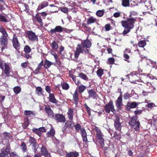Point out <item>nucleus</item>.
<instances>
[{
    "instance_id": "nucleus-1",
    "label": "nucleus",
    "mask_w": 157,
    "mask_h": 157,
    "mask_svg": "<svg viewBox=\"0 0 157 157\" xmlns=\"http://www.w3.org/2000/svg\"><path fill=\"white\" fill-rule=\"evenodd\" d=\"M3 135L4 137L6 139L5 141L6 142V147H3L1 150L0 157H9L8 155L10 153V144L8 139L10 138V133L5 132L3 133Z\"/></svg>"
},
{
    "instance_id": "nucleus-2",
    "label": "nucleus",
    "mask_w": 157,
    "mask_h": 157,
    "mask_svg": "<svg viewBox=\"0 0 157 157\" xmlns=\"http://www.w3.org/2000/svg\"><path fill=\"white\" fill-rule=\"evenodd\" d=\"M136 21L135 18H128L126 21H122V25L125 29H131L133 28L134 24Z\"/></svg>"
},
{
    "instance_id": "nucleus-3",
    "label": "nucleus",
    "mask_w": 157,
    "mask_h": 157,
    "mask_svg": "<svg viewBox=\"0 0 157 157\" xmlns=\"http://www.w3.org/2000/svg\"><path fill=\"white\" fill-rule=\"evenodd\" d=\"M138 117L136 116L132 117L129 122V124L131 126L134 127L135 129L138 130L139 129L140 123L137 120Z\"/></svg>"
},
{
    "instance_id": "nucleus-4",
    "label": "nucleus",
    "mask_w": 157,
    "mask_h": 157,
    "mask_svg": "<svg viewBox=\"0 0 157 157\" xmlns=\"http://www.w3.org/2000/svg\"><path fill=\"white\" fill-rule=\"evenodd\" d=\"M29 141L30 144L32 145V149L34 152L35 153L37 152L39 146V145L37 144L35 139L33 137H30Z\"/></svg>"
},
{
    "instance_id": "nucleus-5",
    "label": "nucleus",
    "mask_w": 157,
    "mask_h": 157,
    "mask_svg": "<svg viewBox=\"0 0 157 157\" xmlns=\"http://www.w3.org/2000/svg\"><path fill=\"white\" fill-rule=\"evenodd\" d=\"M105 110L106 112L107 113H109L110 111L114 113L115 111L114 109L113 102L112 101H110L108 104L105 105Z\"/></svg>"
},
{
    "instance_id": "nucleus-6",
    "label": "nucleus",
    "mask_w": 157,
    "mask_h": 157,
    "mask_svg": "<svg viewBox=\"0 0 157 157\" xmlns=\"http://www.w3.org/2000/svg\"><path fill=\"white\" fill-rule=\"evenodd\" d=\"M8 37H0V43L1 45L2 46V51L5 49L8 43Z\"/></svg>"
},
{
    "instance_id": "nucleus-7",
    "label": "nucleus",
    "mask_w": 157,
    "mask_h": 157,
    "mask_svg": "<svg viewBox=\"0 0 157 157\" xmlns=\"http://www.w3.org/2000/svg\"><path fill=\"white\" fill-rule=\"evenodd\" d=\"M120 119L117 116L115 117L114 120V126L116 130L120 131L121 129V123H120Z\"/></svg>"
},
{
    "instance_id": "nucleus-8",
    "label": "nucleus",
    "mask_w": 157,
    "mask_h": 157,
    "mask_svg": "<svg viewBox=\"0 0 157 157\" xmlns=\"http://www.w3.org/2000/svg\"><path fill=\"white\" fill-rule=\"evenodd\" d=\"M28 38L31 41H35L37 40V36L35 33L32 31H28L27 33Z\"/></svg>"
},
{
    "instance_id": "nucleus-9",
    "label": "nucleus",
    "mask_w": 157,
    "mask_h": 157,
    "mask_svg": "<svg viewBox=\"0 0 157 157\" xmlns=\"http://www.w3.org/2000/svg\"><path fill=\"white\" fill-rule=\"evenodd\" d=\"M115 104L117 108V110L119 111L121 110L122 105V98L121 96H119L118 98L115 102Z\"/></svg>"
},
{
    "instance_id": "nucleus-10",
    "label": "nucleus",
    "mask_w": 157,
    "mask_h": 157,
    "mask_svg": "<svg viewBox=\"0 0 157 157\" xmlns=\"http://www.w3.org/2000/svg\"><path fill=\"white\" fill-rule=\"evenodd\" d=\"M44 109L46 112L49 117L52 118L54 117V113L53 111L49 106H45L44 108Z\"/></svg>"
},
{
    "instance_id": "nucleus-11",
    "label": "nucleus",
    "mask_w": 157,
    "mask_h": 157,
    "mask_svg": "<svg viewBox=\"0 0 157 157\" xmlns=\"http://www.w3.org/2000/svg\"><path fill=\"white\" fill-rule=\"evenodd\" d=\"M84 49L82 47L81 45L79 44L77 46L75 54V58H78L79 56L80 53L83 52Z\"/></svg>"
},
{
    "instance_id": "nucleus-12",
    "label": "nucleus",
    "mask_w": 157,
    "mask_h": 157,
    "mask_svg": "<svg viewBox=\"0 0 157 157\" xmlns=\"http://www.w3.org/2000/svg\"><path fill=\"white\" fill-rule=\"evenodd\" d=\"M54 119L58 122H64L65 121V118L62 114H56Z\"/></svg>"
},
{
    "instance_id": "nucleus-13",
    "label": "nucleus",
    "mask_w": 157,
    "mask_h": 157,
    "mask_svg": "<svg viewBox=\"0 0 157 157\" xmlns=\"http://www.w3.org/2000/svg\"><path fill=\"white\" fill-rule=\"evenodd\" d=\"M13 44L14 47L16 49H19L20 44L15 35H14L13 39Z\"/></svg>"
},
{
    "instance_id": "nucleus-14",
    "label": "nucleus",
    "mask_w": 157,
    "mask_h": 157,
    "mask_svg": "<svg viewBox=\"0 0 157 157\" xmlns=\"http://www.w3.org/2000/svg\"><path fill=\"white\" fill-rule=\"evenodd\" d=\"M63 28L60 26H56L55 29H51L50 30V33L53 34L56 32H61L63 31Z\"/></svg>"
},
{
    "instance_id": "nucleus-15",
    "label": "nucleus",
    "mask_w": 157,
    "mask_h": 157,
    "mask_svg": "<svg viewBox=\"0 0 157 157\" xmlns=\"http://www.w3.org/2000/svg\"><path fill=\"white\" fill-rule=\"evenodd\" d=\"M81 46L82 47V48H83L84 47H86L87 48H89L91 47V43L90 41L88 40H86L83 42H81Z\"/></svg>"
},
{
    "instance_id": "nucleus-16",
    "label": "nucleus",
    "mask_w": 157,
    "mask_h": 157,
    "mask_svg": "<svg viewBox=\"0 0 157 157\" xmlns=\"http://www.w3.org/2000/svg\"><path fill=\"white\" fill-rule=\"evenodd\" d=\"M48 5V3L47 1H44L41 3L38 6L37 10H39L46 7Z\"/></svg>"
},
{
    "instance_id": "nucleus-17",
    "label": "nucleus",
    "mask_w": 157,
    "mask_h": 157,
    "mask_svg": "<svg viewBox=\"0 0 157 157\" xmlns=\"http://www.w3.org/2000/svg\"><path fill=\"white\" fill-rule=\"evenodd\" d=\"M66 155L69 157H78L79 155L78 153L76 151L67 152Z\"/></svg>"
},
{
    "instance_id": "nucleus-18",
    "label": "nucleus",
    "mask_w": 157,
    "mask_h": 157,
    "mask_svg": "<svg viewBox=\"0 0 157 157\" xmlns=\"http://www.w3.org/2000/svg\"><path fill=\"white\" fill-rule=\"evenodd\" d=\"M5 69L3 71L4 73L7 76L10 75V67L9 65L6 63H4Z\"/></svg>"
},
{
    "instance_id": "nucleus-19",
    "label": "nucleus",
    "mask_w": 157,
    "mask_h": 157,
    "mask_svg": "<svg viewBox=\"0 0 157 157\" xmlns=\"http://www.w3.org/2000/svg\"><path fill=\"white\" fill-rule=\"evenodd\" d=\"M78 94L77 90H76L73 94V99L74 101V103L76 105H77L78 102Z\"/></svg>"
},
{
    "instance_id": "nucleus-20",
    "label": "nucleus",
    "mask_w": 157,
    "mask_h": 157,
    "mask_svg": "<svg viewBox=\"0 0 157 157\" xmlns=\"http://www.w3.org/2000/svg\"><path fill=\"white\" fill-rule=\"evenodd\" d=\"M80 133L82 135L83 141L86 142L87 140V134L85 129L83 128L81 129Z\"/></svg>"
},
{
    "instance_id": "nucleus-21",
    "label": "nucleus",
    "mask_w": 157,
    "mask_h": 157,
    "mask_svg": "<svg viewBox=\"0 0 157 157\" xmlns=\"http://www.w3.org/2000/svg\"><path fill=\"white\" fill-rule=\"evenodd\" d=\"M138 105V103L136 102L133 101L131 102H128L127 103L126 106L128 108H134L136 107Z\"/></svg>"
},
{
    "instance_id": "nucleus-22",
    "label": "nucleus",
    "mask_w": 157,
    "mask_h": 157,
    "mask_svg": "<svg viewBox=\"0 0 157 157\" xmlns=\"http://www.w3.org/2000/svg\"><path fill=\"white\" fill-rule=\"evenodd\" d=\"M43 65V60H42L39 63L37 66L36 68L35 69L34 71V73L36 74H38L39 73Z\"/></svg>"
},
{
    "instance_id": "nucleus-23",
    "label": "nucleus",
    "mask_w": 157,
    "mask_h": 157,
    "mask_svg": "<svg viewBox=\"0 0 157 157\" xmlns=\"http://www.w3.org/2000/svg\"><path fill=\"white\" fill-rule=\"evenodd\" d=\"M49 100L51 102L54 103H56L57 102V100L55 98L53 94L50 93Z\"/></svg>"
},
{
    "instance_id": "nucleus-24",
    "label": "nucleus",
    "mask_w": 157,
    "mask_h": 157,
    "mask_svg": "<svg viewBox=\"0 0 157 157\" xmlns=\"http://www.w3.org/2000/svg\"><path fill=\"white\" fill-rule=\"evenodd\" d=\"M88 93L89 95V98H94L96 96V94L95 91L93 90H88Z\"/></svg>"
},
{
    "instance_id": "nucleus-25",
    "label": "nucleus",
    "mask_w": 157,
    "mask_h": 157,
    "mask_svg": "<svg viewBox=\"0 0 157 157\" xmlns=\"http://www.w3.org/2000/svg\"><path fill=\"white\" fill-rule=\"evenodd\" d=\"M98 142L100 143L101 146V147H103L104 145V140L103 138L102 135L101 136H99L97 137Z\"/></svg>"
},
{
    "instance_id": "nucleus-26",
    "label": "nucleus",
    "mask_w": 157,
    "mask_h": 157,
    "mask_svg": "<svg viewBox=\"0 0 157 157\" xmlns=\"http://www.w3.org/2000/svg\"><path fill=\"white\" fill-rule=\"evenodd\" d=\"M0 32L2 34V35L0 37H8V36L7 32L3 27L2 26L0 27Z\"/></svg>"
},
{
    "instance_id": "nucleus-27",
    "label": "nucleus",
    "mask_w": 157,
    "mask_h": 157,
    "mask_svg": "<svg viewBox=\"0 0 157 157\" xmlns=\"http://www.w3.org/2000/svg\"><path fill=\"white\" fill-rule=\"evenodd\" d=\"M41 151L42 154L44 156H46V155L49 153L46 148L43 145L41 148Z\"/></svg>"
},
{
    "instance_id": "nucleus-28",
    "label": "nucleus",
    "mask_w": 157,
    "mask_h": 157,
    "mask_svg": "<svg viewBox=\"0 0 157 157\" xmlns=\"http://www.w3.org/2000/svg\"><path fill=\"white\" fill-rule=\"evenodd\" d=\"M74 126V124L71 121H67L65 123V126L64 128H66L67 127L69 128H72Z\"/></svg>"
},
{
    "instance_id": "nucleus-29",
    "label": "nucleus",
    "mask_w": 157,
    "mask_h": 157,
    "mask_svg": "<svg viewBox=\"0 0 157 157\" xmlns=\"http://www.w3.org/2000/svg\"><path fill=\"white\" fill-rule=\"evenodd\" d=\"M53 63L49 61L48 60H45L44 65V67L46 69H48L53 64Z\"/></svg>"
},
{
    "instance_id": "nucleus-30",
    "label": "nucleus",
    "mask_w": 157,
    "mask_h": 157,
    "mask_svg": "<svg viewBox=\"0 0 157 157\" xmlns=\"http://www.w3.org/2000/svg\"><path fill=\"white\" fill-rule=\"evenodd\" d=\"M73 110L71 109H69L68 111L67 112V114L68 118H69V119L71 121H72L73 120Z\"/></svg>"
},
{
    "instance_id": "nucleus-31",
    "label": "nucleus",
    "mask_w": 157,
    "mask_h": 157,
    "mask_svg": "<svg viewBox=\"0 0 157 157\" xmlns=\"http://www.w3.org/2000/svg\"><path fill=\"white\" fill-rule=\"evenodd\" d=\"M86 88V87L85 86L81 85L78 86V91L79 93L81 94L84 91Z\"/></svg>"
},
{
    "instance_id": "nucleus-32",
    "label": "nucleus",
    "mask_w": 157,
    "mask_h": 157,
    "mask_svg": "<svg viewBox=\"0 0 157 157\" xmlns=\"http://www.w3.org/2000/svg\"><path fill=\"white\" fill-rule=\"evenodd\" d=\"M55 131L53 129L51 128L49 132H48L47 134L48 137L53 136L55 134Z\"/></svg>"
},
{
    "instance_id": "nucleus-33",
    "label": "nucleus",
    "mask_w": 157,
    "mask_h": 157,
    "mask_svg": "<svg viewBox=\"0 0 157 157\" xmlns=\"http://www.w3.org/2000/svg\"><path fill=\"white\" fill-rule=\"evenodd\" d=\"M36 93L39 96H40L43 94L42 90V88L38 86L36 88Z\"/></svg>"
},
{
    "instance_id": "nucleus-34",
    "label": "nucleus",
    "mask_w": 157,
    "mask_h": 157,
    "mask_svg": "<svg viewBox=\"0 0 157 157\" xmlns=\"http://www.w3.org/2000/svg\"><path fill=\"white\" fill-rule=\"evenodd\" d=\"M96 21V19L94 18L93 17H91L88 19L87 23L88 24H90L94 23Z\"/></svg>"
},
{
    "instance_id": "nucleus-35",
    "label": "nucleus",
    "mask_w": 157,
    "mask_h": 157,
    "mask_svg": "<svg viewBox=\"0 0 157 157\" xmlns=\"http://www.w3.org/2000/svg\"><path fill=\"white\" fill-rule=\"evenodd\" d=\"M122 5L124 7H126L129 6V0H123L122 1Z\"/></svg>"
},
{
    "instance_id": "nucleus-36",
    "label": "nucleus",
    "mask_w": 157,
    "mask_h": 157,
    "mask_svg": "<svg viewBox=\"0 0 157 157\" xmlns=\"http://www.w3.org/2000/svg\"><path fill=\"white\" fill-rule=\"evenodd\" d=\"M146 44V41L144 40H141L138 42V45L139 47L143 48Z\"/></svg>"
},
{
    "instance_id": "nucleus-37",
    "label": "nucleus",
    "mask_w": 157,
    "mask_h": 157,
    "mask_svg": "<svg viewBox=\"0 0 157 157\" xmlns=\"http://www.w3.org/2000/svg\"><path fill=\"white\" fill-rule=\"evenodd\" d=\"M21 87L19 86H16L13 88L14 92L16 94H19L21 92Z\"/></svg>"
},
{
    "instance_id": "nucleus-38",
    "label": "nucleus",
    "mask_w": 157,
    "mask_h": 157,
    "mask_svg": "<svg viewBox=\"0 0 157 157\" xmlns=\"http://www.w3.org/2000/svg\"><path fill=\"white\" fill-rule=\"evenodd\" d=\"M24 113L26 115L29 116L31 114L34 115L35 114L33 111L26 110L25 111Z\"/></svg>"
},
{
    "instance_id": "nucleus-39",
    "label": "nucleus",
    "mask_w": 157,
    "mask_h": 157,
    "mask_svg": "<svg viewBox=\"0 0 157 157\" xmlns=\"http://www.w3.org/2000/svg\"><path fill=\"white\" fill-rule=\"evenodd\" d=\"M52 48L53 49H56L58 48V44L55 41L53 42L51 44Z\"/></svg>"
},
{
    "instance_id": "nucleus-40",
    "label": "nucleus",
    "mask_w": 157,
    "mask_h": 157,
    "mask_svg": "<svg viewBox=\"0 0 157 157\" xmlns=\"http://www.w3.org/2000/svg\"><path fill=\"white\" fill-rule=\"evenodd\" d=\"M94 129L96 131L97 137L99 136L102 135V134L101 133L100 130L99 129L98 127L95 126Z\"/></svg>"
},
{
    "instance_id": "nucleus-41",
    "label": "nucleus",
    "mask_w": 157,
    "mask_h": 157,
    "mask_svg": "<svg viewBox=\"0 0 157 157\" xmlns=\"http://www.w3.org/2000/svg\"><path fill=\"white\" fill-rule=\"evenodd\" d=\"M61 86L63 89L65 90H67L69 88V85L66 83H62Z\"/></svg>"
},
{
    "instance_id": "nucleus-42",
    "label": "nucleus",
    "mask_w": 157,
    "mask_h": 157,
    "mask_svg": "<svg viewBox=\"0 0 157 157\" xmlns=\"http://www.w3.org/2000/svg\"><path fill=\"white\" fill-rule=\"evenodd\" d=\"M36 19L37 21L40 24V25H43L42 20L40 17L36 15Z\"/></svg>"
},
{
    "instance_id": "nucleus-43",
    "label": "nucleus",
    "mask_w": 157,
    "mask_h": 157,
    "mask_svg": "<svg viewBox=\"0 0 157 157\" xmlns=\"http://www.w3.org/2000/svg\"><path fill=\"white\" fill-rule=\"evenodd\" d=\"M52 55L54 56V58L55 59L56 63H57L58 65L60 64L61 63L59 60L58 59V56L56 54H52Z\"/></svg>"
},
{
    "instance_id": "nucleus-44",
    "label": "nucleus",
    "mask_w": 157,
    "mask_h": 157,
    "mask_svg": "<svg viewBox=\"0 0 157 157\" xmlns=\"http://www.w3.org/2000/svg\"><path fill=\"white\" fill-rule=\"evenodd\" d=\"M79 76L82 79L86 80L88 79V78L85 75L82 73H80L79 74Z\"/></svg>"
},
{
    "instance_id": "nucleus-45",
    "label": "nucleus",
    "mask_w": 157,
    "mask_h": 157,
    "mask_svg": "<svg viewBox=\"0 0 157 157\" xmlns=\"http://www.w3.org/2000/svg\"><path fill=\"white\" fill-rule=\"evenodd\" d=\"M31 49L28 45H26L24 48V51L26 53H29L31 51Z\"/></svg>"
},
{
    "instance_id": "nucleus-46",
    "label": "nucleus",
    "mask_w": 157,
    "mask_h": 157,
    "mask_svg": "<svg viewBox=\"0 0 157 157\" xmlns=\"http://www.w3.org/2000/svg\"><path fill=\"white\" fill-rule=\"evenodd\" d=\"M33 131L39 136H41V133L39 128H34L33 129Z\"/></svg>"
},
{
    "instance_id": "nucleus-47",
    "label": "nucleus",
    "mask_w": 157,
    "mask_h": 157,
    "mask_svg": "<svg viewBox=\"0 0 157 157\" xmlns=\"http://www.w3.org/2000/svg\"><path fill=\"white\" fill-rule=\"evenodd\" d=\"M104 12L103 10H98L96 12V15L99 17H102L103 15L104 14Z\"/></svg>"
},
{
    "instance_id": "nucleus-48",
    "label": "nucleus",
    "mask_w": 157,
    "mask_h": 157,
    "mask_svg": "<svg viewBox=\"0 0 157 157\" xmlns=\"http://www.w3.org/2000/svg\"><path fill=\"white\" fill-rule=\"evenodd\" d=\"M21 148L23 152H25L26 151V147L25 144L24 143H22L21 145Z\"/></svg>"
},
{
    "instance_id": "nucleus-49",
    "label": "nucleus",
    "mask_w": 157,
    "mask_h": 157,
    "mask_svg": "<svg viewBox=\"0 0 157 157\" xmlns=\"http://www.w3.org/2000/svg\"><path fill=\"white\" fill-rule=\"evenodd\" d=\"M103 71L102 69H99L97 71V75L99 77H101L103 74Z\"/></svg>"
},
{
    "instance_id": "nucleus-50",
    "label": "nucleus",
    "mask_w": 157,
    "mask_h": 157,
    "mask_svg": "<svg viewBox=\"0 0 157 157\" xmlns=\"http://www.w3.org/2000/svg\"><path fill=\"white\" fill-rule=\"evenodd\" d=\"M130 15L129 16V17L130 18L132 17V16H136L137 15V13L134 11L132 10L130 12Z\"/></svg>"
},
{
    "instance_id": "nucleus-51",
    "label": "nucleus",
    "mask_w": 157,
    "mask_h": 157,
    "mask_svg": "<svg viewBox=\"0 0 157 157\" xmlns=\"http://www.w3.org/2000/svg\"><path fill=\"white\" fill-rule=\"evenodd\" d=\"M129 76V78H130V77H133V78L134 79H136L137 77V76L136 75V73L135 72H133L131 74H129L126 75V76Z\"/></svg>"
},
{
    "instance_id": "nucleus-52",
    "label": "nucleus",
    "mask_w": 157,
    "mask_h": 157,
    "mask_svg": "<svg viewBox=\"0 0 157 157\" xmlns=\"http://www.w3.org/2000/svg\"><path fill=\"white\" fill-rule=\"evenodd\" d=\"M123 56L124 58L125 59V61H126L128 63H129L130 62L129 60H128L129 58V56L125 52L124 53Z\"/></svg>"
},
{
    "instance_id": "nucleus-53",
    "label": "nucleus",
    "mask_w": 157,
    "mask_h": 157,
    "mask_svg": "<svg viewBox=\"0 0 157 157\" xmlns=\"http://www.w3.org/2000/svg\"><path fill=\"white\" fill-rule=\"evenodd\" d=\"M0 21L2 22H7V20L6 19V18L3 15H0Z\"/></svg>"
},
{
    "instance_id": "nucleus-54",
    "label": "nucleus",
    "mask_w": 157,
    "mask_h": 157,
    "mask_svg": "<svg viewBox=\"0 0 157 157\" xmlns=\"http://www.w3.org/2000/svg\"><path fill=\"white\" fill-rule=\"evenodd\" d=\"M130 97V94L128 92L125 93L124 95V98L126 100L128 99Z\"/></svg>"
},
{
    "instance_id": "nucleus-55",
    "label": "nucleus",
    "mask_w": 157,
    "mask_h": 157,
    "mask_svg": "<svg viewBox=\"0 0 157 157\" xmlns=\"http://www.w3.org/2000/svg\"><path fill=\"white\" fill-rule=\"evenodd\" d=\"M28 63L27 62H25L24 63H22L21 64V66L23 68H26L28 66Z\"/></svg>"
},
{
    "instance_id": "nucleus-56",
    "label": "nucleus",
    "mask_w": 157,
    "mask_h": 157,
    "mask_svg": "<svg viewBox=\"0 0 157 157\" xmlns=\"http://www.w3.org/2000/svg\"><path fill=\"white\" fill-rule=\"evenodd\" d=\"M131 29H126L124 31L123 34L124 35L126 34L127 33H128L130 31Z\"/></svg>"
},
{
    "instance_id": "nucleus-57",
    "label": "nucleus",
    "mask_w": 157,
    "mask_h": 157,
    "mask_svg": "<svg viewBox=\"0 0 157 157\" xmlns=\"http://www.w3.org/2000/svg\"><path fill=\"white\" fill-rule=\"evenodd\" d=\"M75 129L77 130H79L80 129L81 130V129H82V128H81V125L78 124H77L76 125H75Z\"/></svg>"
},
{
    "instance_id": "nucleus-58",
    "label": "nucleus",
    "mask_w": 157,
    "mask_h": 157,
    "mask_svg": "<svg viewBox=\"0 0 157 157\" xmlns=\"http://www.w3.org/2000/svg\"><path fill=\"white\" fill-rule=\"evenodd\" d=\"M61 11L65 13H66L68 12L67 8L66 7H63L61 9Z\"/></svg>"
},
{
    "instance_id": "nucleus-59",
    "label": "nucleus",
    "mask_w": 157,
    "mask_h": 157,
    "mask_svg": "<svg viewBox=\"0 0 157 157\" xmlns=\"http://www.w3.org/2000/svg\"><path fill=\"white\" fill-rule=\"evenodd\" d=\"M121 13L119 12H116L113 14V16L115 17H118L120 16Z\"/></svg>"
},
{
    "instance_id": "nucleus-60",
    "label": "nucleus",
    "mask_w": 157,
    "mask_h": 157,
    "mask_svg": "<svg viewBox=\"0 0 157 157\" xmlns=\"http://www.w3.org/2000/svg\"><path fill=\"white\" fill-rule=\"evenodd\" d=\"M150 93V92H147L145 90H143L142 93V94L143 96H147L148 95V94L149 93Z\"/></svg>"
},
{
    "instance_id": "nucleus-61",
    "label": "nucleus",
    "mask_w": 157,
    "mask_h": 157,
    "mask_svg": "<svg viewBox=\"0 0 157 157\" xmlns=\"http://www.w3.org/2000/svg\"><path fill=\"white\" fill-rule=\"evenodd\" d=\"M109 63L111 64H113L114 62V59L113 58H110L108 59Z\"/></svg>"
},
{
    "instance_id": "nucleus-62",
    "label": "nucleus",
    "mask_w": 157,
    "mask_h": 157,
    "mask_svg": "<svg viewBox=\"0 0 157 157\" xmlns=\"http://www.w3.org/2000/svg\"><path fill=\"white\" fill-rule=\"evenodd\" d=\"M147 106L149 108H152L155 106V105L154 103H148Z\"/></svg>"
},
{
    "instance_id": "nucleus-63",
    "label": "nucleus",
    "mask_w": 157,
    "mask_h": 157,
    "mask_svg": "<svg viewBox=\"0 0 157 157\" xmlns=\"http://www.w3.org/2000/svg\"><path fill=\"white\" fill-rule=\"evenodd\" d=\"M105 28L106 31H109L110 30V26L109 24H106L105 26Z\"/></svg>"
},
{
    "instance_id": "nucleus-64",
    "label": "nucleus",
    "mask_w": 157,
    "mask_h": 157,
    "mask_svg": "<svg viewBox=\"0 0 157 157\" xmlns=\"http://www.w3.org/2000/svg\"><path fill=\"white\" fill-rule=\"evenodd\" d=\"M45 90L46 91L48 92L49 94L50 93L51 90L50 87L48 86H47L46 87Z\"/></svg>"
}]
</instances>
